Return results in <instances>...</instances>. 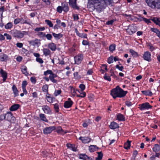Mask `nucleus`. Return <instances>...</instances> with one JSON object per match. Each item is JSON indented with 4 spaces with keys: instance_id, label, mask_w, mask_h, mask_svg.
Masks as SVG:
<instances>
[{
    "instance_id": "63",
    "label": "nucleus",
    "mask_w": 160,
    "mask_h": 160,
    "mask_svg": "<svg viewBox=\"0 0 160 160\" xmlns=\"http://www.w3.org/2000/svg\"><path fill=\"white\" fill-rule=\"evenodd\" d=\"M54 108L56 112H58L59 107L58 104H54Z\"/></svg>"
},
{
    "instance_id": "47",
    "label": "nucleus",
    "mask_w": 160,
    "mask_h": 160,
    "mask_svg": "<svg viewBox=\"0 0 160 160\" xmlns=\"http://www.w3.org/2000/svg\"><path fill=\"white\" fill-rule=\"evenodd\" d=\"M45 29L44 27L37 28L35 29V31L38 32L39 31H43Z\"/></svg>"
},
{
    "instance_id": "8",
    "label": "nucleus",
    "mask_w": 160,
    "mask_h": 160,
    "mask_svg": "<svg viewBox=\"0 0 160 160\" xmlns=\"http://www.w3.org/2000/svg\"><path fill=\"white\" fill-rule=\"evenodd\" d=\"M6 119L10 122L14 121L15 120V118L13 116L12 113L10 112H8L5 114Z\"/></svg>"
},
{
    "instance_id": "15",
    "label": "nucleus",
    "mask_w": 160,
    "mask_h": 160,
    "mask_svg": "<svg viewBox=\"0 0 160 160\" xmlns=\"http://www.w3.org/2000/svg\"><path fill=\"white\" fill-rule=\"evenodd\" d=\"M42 109L44 113L47 114H50L51 113V110L49 107L47 105L44 106L42 107Z\"/></svg>"
},
{
    "instance_id": "1",
    "label": "nucleus",
    "mask_w": 160,
    "mask_h": 160,
    "mask_svg": "<svg viewBox=\"0 0 160 160\" xmlns=\"http://www.w3.org/2000/svg\"><path fill=\"white\" fill-rule=\"evenodd\" d=\"M88 6L93 7L100 13L106 7V2L105 0H88Z\"/></svg>"
},
{
    "instance_id": "54",
    "label": "nucleus",
    "mask_w": 160,
    "mask_h": 160,
    "mask_svg": "<svg viewBox=\"0 0 160 160\" xmlns=\"http://www.w3.org/2000/svg\"><path fill=\"white\" fill-rule=\"evenodd\" d=\"M74 76L76 79H78L80 78V77L78 75V72H75L74 73Z\"/></svg>"
},
{
    "instance_id": "44",
    "label": "nucleus",
    "mask_w": 160,
    "mask_h": 160,
    "mask_svg": "<svg viewBox=\"0 0 160 160\" xmlns=\"http://www.w3.org/2000/svg\"><path fill=\"white\" fill-rule=\"evenodd\" d=\"M52 72V71L50 70H48L47 71H45L44 72V75L45 76H46L48 74H50L51 75Z\"/></svg>"
},
{
    "instance_id": "41",
    "label": "nucleus",
    "mask_w": 160,
    "mask_h": 160,
    "mask_svg": "<svg viewBox=\"0 0 160 160\" xmlns=\"http://www.w3.org/2000/svg\"><path fill=\"white\" fill-rule=\"evenodd\" d=\"M48 86L47 85H44L42 88V90L44 92H48Z\"/></svg>"
},
{
    "instance_id": "55",
    "label": "nucleus",
    "mask_w": 160,
    "mask_h": 160,
    "mask_svg": "<svg viewBox=\"0 0 160 160\" xmlns=\"http://www.w3.org/2000/svg\"><path fill=\"white\" fill-rule=\"evenodd\" d=\"M27 84V81H24L22 82V88H26V86Z\"/></svg>"
},
{
    "instance_id": "38",
    "label": "nucleus",
    "mask_w": 160,
    "mask_h": 160,
    "mask_svg": "<svg viewBox=\"0 0 160 160\" xmlns=\"http://www.w3.org/2000/svg\"><path fill=\"white\" fill-rule=\"evenodd\" d=\"M0 73L2 77H7V73L2 69L1 70Z\"/></svg>"
},
{
    "instance_id": "5",
    "label": "nucleus",
    "mask_w": 160,
    "mask_h": 160,
    "mask_svg": "<svg viewBox=\"0 0 160 160\" xmlns=\"http://www.w3.org/2000/svg\"><path fill=\"white\" fill-rule=\"evenodd\" d=\"M12 33L14 37L17 38H22L24 35L27 34L28 33L26 31H22L14 30L12 31Z\"/></svg>"
},
{
    "instance_id": "2",
    "label": "nucleus",
    "mask_w": 160,
    "mask_h": 160,
    "mask_svg": "<svg viewBox=\"0 0 160 160\" xmlns=\"http://www.w3.org/2000/svg\"><path fill=\"white\" fill-rule=\"evenodd\" d=\"M128 93L127 91H124L117 86L115 88L111 91L110 94L114 99L117 98H122L124 97Z\"/></svg>"
},
{
    "instance_id": "42",
    "label": "nucleus",
    "mask_w": 160,
    "mask_h": 160,
    "mask_svg": "<svg viewBox=\"0 0 160 160\" xmlns=\"http://www.w3.org/2000/svg\"><path fill=\"white\" fill-rule=\"evenodd\" d=\"M45 22L50 27H52L53 26V24L52 22L49 20H45Z\"/></svg>"
},
{
    "instance_id": "25",
    "label": "nucleus",
    "mask_w": 160,
    "mask_h": 160,
    "mask_svg": "<svg viewBox=\"0 0 160 160\" xmlns=\"http://www.w3.org/2000/svg\"><path fill=\"white\" fill-rule=\"evenodd\" d=\"M152 150L154 152H158L160 150V146L158 144H155Z\"/></svg>"
},
{
    "instance_id": "32",
    "label": "nucleus",
    "mask_w": 160,
    "mask_h": 160,
    "mask_svg": "<svg viewBox=\"0 0 160 160\" xmlns=\"http://www.w3.org/2000/svg\"><path fill=\"white\" fill-rule=\"evenodd\" d=\"M8 58V56L5 54H3V55L0 56V60L2 62L7 60Z\"/></svg>"
},
{
    "instance_id": "21",
    "label": "nucleus",
    "mask_w": 160,
    "mask_h": 160,
    "mask_svg": "<svg viewBox=\"0 0 160 160\" xmlns=\"http://www.w3.org/2000/svg\"><path fill=\"white\" fill-rule=\"evenodd\" d=\"M134 28H135L134 27H132L130 28L127 29L126 31L129 34L131 35L136 32V31L134 30Z\"/></svg>"
},
{
    "instance_id": "48",
    "label": "nucleus",
    "mask_w": 160,
    "mask_h": 160,
    "mask_svg": "<svg viewBox=\"0 0 160 160\" xmlns=\"http://www.w3.org/2000/svg\"><path fill=\"white\" fill-rule=\"evenodd\" d=\"M77 97L84 98L86 96V93L85 92L80 93L79 95H77Z\"/></svg>"
},
{
    "instance_id": "28",
    "label": "nucleus",
    "mask_w": 160,
    "mask_h": 160,
    "mask_svg": "<svg viewBox=\"0 0 160 160\" xmlns=\"http://www.w3.org/2000/svg\"><path fill=\"white\" fill-rule=\"evenodd\" d=\"M57 132L58 133L62 135H64L65 133H66V132H64L62 128L60 127L58 128L57 129Z\"/></svg>"
},
{
    "instance_id": "35",
    "label": "nucleus",
    "mask_w": 160,
    "mask_h": 160,
    "mask_svg": "<svg viewBox=\"0 0 160 160\" xmlns=\"http://www.w3.org/2000/svg\"><path fill=\"white\" fill-rule=\"evenodd\" d=\"M21 24H24L26 23L28 24H30V23L29 22V19H26L24 20L22 18H21Z\"/></svg>"
},
{
    "instance_id": "56",
    "label": "nucleus",
    "mask_w": 160,
    "mask_h": 160,
    "mask_svg": "<svg viewBox=\"0 0 160 160\" xmlns=\"http://www.w3.org/2000/svg\"><path fill=\"white\" fill-rule=\"evenodd\" d=\"M57 77V75L56 74H55L53 72L49 76V78L50 79V78H56Z\"/></svg>"
},
{
    "instance_id": "24",
    "label": "nucleus",
    "mask_w": 160,
    "mask_h": 160,
    "mask_svg": "<svg viewBox=\"0 0 160 160\" xmlns=\"http://www.w3.org/2000/svg\"><path fill=\"white\" fill-rule=\"evenodd\" d=\"M67 146L68 148H70L71 150L73 151H76V148L75 147V145H72L70 143L67 144Z\"/></svg>"
},
{
    "instance_id": "11",
    "label": "nucleus",
    "mask_w": 160,
    "mask_h": 160,
    "mask_svg": "<svg viewBox=\"0 0 160 160\" xmlns=\"http://www.w3.org/2000/svg\"><path fill=\"white\" fill-rule=\"evenodd\" d=\"M83 58V56L82 54L76 56L74 57V60L75 63L77 64H79Z\"/></svg>"
},
{
    "instance_id": "4",
    "label": "nucleus",
    "mask_w": 160,
    "mask_h": 160,
    "mask_svg": "<svg viewBox=\"0 0 160 160\" xmlns=\"http://www.w3.org/2000/svg\"><path fill=\"white\" fill-rule=\"evenodd\" d=\"M69 10L68 4L66 2H62L61 6H58L57 8V12L60 13H61L62 11L66 12L68 11Z\"/></svg>"
},
{
    "instance_id": "23",
    "label": "nucleus",
    "mask_w": 160,
    "mask_h": 160,
    "mask_svg": "<svg viewBox=\"0 0 160 160\" xmlns=\"http://www.w3.org/2000/svg\"><path fill=\"white\" fill-rule=\"evenodd\" d=\"M42 52L44 55L46 57L48 56L50 54L51 51L48 48H43L42 50Z\"/></svg>"
},
{
    "instance_id": "57",
    "label": "nucleus",
    "mask_w": 160,
    "mask_h": 160,
    "mask_svg": "<svg viewBox=\"0 0 160 160\" xmlns=\"http://www.w3.org/2000/svg\"><path fill=\"white\" fill-rule=\"evenodd\" d=\"M5 114H2L0 116V121H2L6 119Z\"/></svg>"
},
{
    "instance_id": "14",
    "label": "nucleus",
    "mask_w": 160,
    "mask_h": 160,
    "mask_svg": "<svg viewBox=\"0 0 160 160\" xmlns=\"http://www.w3.org/2000/svg\"><path fill=\"white\" fill-rule=\"evenodd\" d=\"M72 103L73 102L72 101H67L64 102V106L65 108H68L72 106Z\"/></svg>"
},
{
    "instance_id": "29",
    "label": "nucleus",
    "mask_w": 160,
    "mask_h": 160,
    "mask_svg": "<svg viewBox=\"0 0 160 160\" xmlns=\"http://www.w3.org/2000/svg\"><path fill=\"white\" fill-rule=\"evenodd\" d=\"M142 92L143 94L146 95L152 96V92L149 90L147 91H142Z\"/></svg>"
},
{
    "instance_id": "6",
    "label": "nucleus",
    "mask_w": 160,
    "mask_h": 160,
    "mask_svg": "<svg viewBox=\"0 0 160 160\" xmlns=\"http://www.w3.org/2000/svg\"><path fill=\"white\" fill-rule=\"evenodd\" d=\"M139 108L141 110H148L150 108H152V106L150 105L148 102H146L139 105Z\"/></svg>"
},
{
    "instance_id": "12",
    "label": "nucleus",
    "mask_w": 160,
    "mask_h": 160,
    "mask_svg": "<svg viewBox=\"0 0 160 160\" xmlns=\"http://www.w3.org/2000/svg\"><path fill=\"white\" fill-rule=\"evenodd\" d=\"M79 139L81 140L82 142L84 143H88L91 141V139L88 137H80L79 138Z\"/></svg>"
},
{
    "instance_id": "17",
    "label": "nucleus",
    "mask_w": 160,
    "mask_h": 160,
    "mask_svg": "<svg viewBox=\"0 0 160 160\" xmlns=\"http://www.w3.org/2000/svg\"><path fill=\"white\" fill-rule=\"evenodd\" d=\"M12 89L14 95V96L16 97L18 96V91L15 85H13L12 87Z\"/></svg>"
},
{
    "instance_id": "59",
    "label": "nucleus",
    "mask_w": 160,
    "mask_h": 160,
    "mask_svg": "<svg viewBox=\"0 0 160 160\" xmlns=\"http://www.w3.org/2000/svg\"><path fill=\"white\" fill-rule=\"evenodd\" d=\"M116 68L118 69L120 71H122L123 69V66H122L120 67L118 65H117L116 66Z\"/></svg>"
},
{
    "instance_id": "10",
    "label": "nucleus",
    "mask_w": 160,
    "mask_h": 160,
    "mask_svg": "<svg viewBox=\"0 0 160 160\" xmlns=\"http://www.w3.org/2000/svg\"><path fill=\"white\" fill-rule=\"evenodd\" d=\"M77 0H69V4L74 9L78 10L79 8L76 5Z\"/></svg>"
},
{
    "instance_id": "60",
    "label": "nucleus",
    "mask_w": 160,
    "mask_h": 160,
    "mask_svg": "<svg viewBox=\"0 0 160 160\" xmlns=\"http://www.w3.org/2000/svg\"><path fill=\"white\" fill-rule=\"evenodd\" d=\"M82 44L84 45H87L89 44V42L86 40H83L82 42Z\"/></svg>"
},
{
    "instance_id": "58",
    "label": "nucleus",
    "mask_w": 160,
    "mask_h": 160,
    "mask_svg": "<svg viewBox=\"0 0 160 160\" xmlns=\"http://www.w3.org/2000/svg\"><path fill=\"white\" fill-rule=\"evenodd\" d=\"M79 87L81 89V91L84 90L85 88V85L83 84L80 85Z\"/></svg>"
},
{
    "instance_id": "34",
    "label": "nucleus",
    "mask_w": 160,
    "mask_h": 160,
    "mask_svg": "<svg viewBox=\"0 0 160 160\" xmlns=\"http://www.w3.org/2000/svg\"><path fill=\"white\" fill-rule=\"evenodd\" d=\"M97 153L98 154V156L96 158V160H100L102 159L103 156L102 153L101 152H97Z\"/></svg>"
},
{
    "instance_id": "37",
    "label": "nucleus",
    "mask_w": 160,
    "mask_h": 160,
    "mask_svg": "<svg viewBox=\"0 0 160 160\" xmlns=\"http://www.w3.org/2000/svg\"><path fill=\"white\" fill-rule=\"evenodd\" d=\"M88 156L85 154H80L79 155V158L84 160H87Z\"/></svg>"
},
{
    "instance_id": "22",
    "label": "nucleus",
    "mask_w": 160,
    "mask_h": 160,
    "mask_svg": "<svg viewBox=\"0 0 160 160\" xmlns=\"http://www.w3.org/2000/svg\"><path fill=\"white\" fill-rule=\"evenodd\" d=\"M151 20L156 25L160 26V18L154 17Z\"/></svg>"
},
{
    "instance_id": "18",
    "label": "nucleus",
    "mask_w": 160,
    "mask_h": 160,
    "mask_svg": "<svg viewBox=\"0 0 160 160\" xmlns=\"http://www.w3.org/2000/svg\"><path fill=\"white\" fill-rule=\"evenodd\" d=\"M29 43L32 45L35 46L38 45L40 44L39 40L37 39H36L34 40H32L29 41Z\"/></svg>"
},
{
    "instance_id": "31",
    "label": "nucleus",
    "mask_w": 160,
    "mask_h": 160,
    "mask_svg": "<svg viewBox=\"0 0 160 160\" xmlns=\"http://www.w3.org/2000/svg\"><path fill=\"white\" fill-rule=\"evenodd\" d=\"M21 71L23 74L27 76L28 74L27 72V68L26 66H23L21 68Z\"/></svg>"
},
{
    "instance_id": "49",
    "label": "nucleus",
    "mask_w": 160,
    "mask_h": 160,
    "mask_svg": "<svg viewBox=\"0 0 160 160\" xmlns=\"http://www.w3.org/2000/svg\"><path fill=\"white\" fill-rule=\"evenodd\" d=\"M113 62V57L112 56L109 57L108 59V63H112Z\"/></svg>"
},
{
    "instance_id": "9",
    "label": "nucleus",
    "mask_w": 160,
    "mask_h": 160,
    "mask_svg": "<svg viewBox=\"0 0 160 160\" xmlns=\"http://www.w3.org/2000/svg\"><path fill=\"white\" fill-rule=\"evenodd\" d=\"M151 53L148 51H146L144 52L143 56V58L145 60L150 62L151 61Z\"/></svg>"
},
{
    "instance_id": "40",
    "label": "nucleus",
    "mask_w": 160,
    "mask_h": 160,
    "mask_svg": "<svg viewBox=\"0 0 160 160\" xmlns=\"http://www.w3.org/2000/svg\"><path fill=\"white\" fill-rule=\"evenodd\" d=\"M116 45L114 44L111 45L109 47V50L112 52H113L115 49Z\"/></svg>"
},
{
    "instance_id": "16",
    "label": "nucleus",
    "mask_w": 160,
    "mask_h": 160,
    "mask_svg": "<svg viewBox=\"0 0 160 160\" xmlns=\"http://www.w3.org/2000/svg\"><path fill=\"white\" fill-rule=\"evenodd\" d=\"M98 148L96 146L91 145L89 147V150L90 152H94L98 150Z\"/></svg>"
},
{
    "instance_id": "26",
    "label": "nucleus",
    "mask_w": 160,
    "mask_h": 160,
    "mask_svg": "<svg viewBox=\"0 0 160 160\" xmlns=\"http://www.w3.org/2000/svg\"><path fill=\"white\" fill-rule=\"evenodd\" d=\"M52 34L55 38L56 39H59L62 37V34L60 33L57 34L55 33L52 32Z\"/></svg>"
},
{
    "instance_id": "52",
    "label": "nucleus",
    "mask_w": 160,
    "mask_h": 160,
    "mask_svg": "<svg viewBox=\"0 0 160 160\" xmlns=\"http://www.w3.org/2000/svg\"><path fill=\"white\" fill-rule=\"evenodd\" d=\"M79 37L82 38H87V34L84 33H80L78 35Z\"/></svg>"
},
{
    "instance_id": "53",
    "label": "nucleus",
    "mask_w": 160,
    "mask_h": 160,
    "mask_svg": "<svg viewBox=\"0 0 160 160\" xmlns=\"http://www.w3.org/2000/svg\"><path fill=\"white\" fill-rule=\"evenodd\" d=\"M61 91L60 90L55 91L54 93V95L55 96H57L59 95L61 93Z\"/></svg>"
},
{
    "instance_id": "51",
    "label": "nucleus",
    "mask_w": 160,
    "mask_h": 160,
    "mask_svg": "<svg viewBox=\"0 0 160 160\" xmlns=\"http://www.w3.org/2000/svg\"><path fill=\"white\" fill-rule=\"evenodd\" d=\"M45 36L48 40H51L52 38V35L50 34H45Z\"/></svg>"
},
{
    "instance_id": "13",
    "label": "nucleus",
    "mask_w": 160,
    "mask_h": 160,
    "mask_svg": "<svg viewBox=\"0 0 160 160\" xmlns=\"http://www.w3.org/2000/svg\"><path fill=\"white\" fill-rule=\"evenodd\" d=\"M48 48L52 51H55L56 49V45L53 42H51L48 44Z\"/></svg>"
},
{
    "instance_id": "30",
    "label": "nucleus",
    "mask_w": 160,
    "mask_h": 160,
    "mask_svg": "<svg viewBox=\"0 0 160 160\" xmlns=\"http://www.w3.org/2000/svg\"><path fill=\"white\" fill-rule=\"evenodd\" d=\"M131 141L128 140L126 143H125L124 146V147L125 149H128L130 148V147Z\"/></svg>"
},
{
    "instance_id": "64",
    "label": "nucleus",
    "mask_w": 160,
    "mask_h": 160,
    "mask_svg": "<svg viewBox=\"0 0 160 160\" xmlns=\"http://www.w3.org/2000/svg\"><path fill=\"white\" fill-rule=\"evenodd\" d=\"M125 104L128 107L131 106L132 104V103L131 102L128 101H126V102Z\"/></svg>"
},
{
    "instance_id": "36",
    "label": "nucleus",
    "mask_w": 160,
    "mask_h": 160,
    "mask_svg": "<svg viewBox=\"0 0 160 160\" xmlns=\"http://www.w3.org/2000/svg\"><path fill=\"white\" fill-rule=\"evenodd\" d=\"M129 52L133 57H136L138 56V54L137 52L135 51L134 50L132 49H130L129 50Z\"/></svg>"
},
{
    "instance_id": "27",
    "label": "nucleus",
    "mask_w": 160,
    "mask_h": 160,
    "mask_svg": "<svg viewBox=\"0 0 160 160\" xmlns=\"http://www.w3.org/2000/svg\"><path fill=\"white\" fill-rule=\"evenodd\" d=\"M39 117L41 120L46 122H48V120L46 118L45 115L44 114H40Z\"/></svg>"
},
{
    "instance_id": "43",
    "label": "nucleus",
    "mask_w": 160,
    "mask_h": 160,
    "mask_svg": "<svg viewBox=\"0 0 160 160\" xmlns=\"http://www.w3.org/2000/svg\"><path fill=\"white\" fill-rule=\"evenodd\" d=\"M138 16V17H134V18L135 19H137L138 20L141 21L143 20V18L141 17V16L140 14H138L137 15Z\"/></svg>"
},
{
    "instance_id": "7",
    "label": "nucleus",
    "mask_w": 160,
    "mask_h": 160,
    "mask_svg": "<svg viewBox=\"0 0 160 160\" xmlns=\"http://www.w3.org/2000/svg\"><path fill=\"white\" fill-rule=\"evenodd\" d=\"M55 129V127L54 126L46 127L43 129V132L45 134H49Z\"/></svg>"
},
{
    "instance_id": "45",
    "label": "nucleus",
    "mask_w": 160,
    "mask_h": 160,
    "mask_svg": "<svg viewBox=\"0 0 160 160\" xmlns=\"http://www.w3.org/2000/svg\"><path fill=\"white\" fill-rule=\"evenodd\" d=\"M21 18H17L15 19L14 20V23L16 25L20 22H21Z\"/></svg>"
},
{
    "instance_id": "20",
    "label": "nucleus",
    "mask_w": 160,
    "mask_h": 160,
    "mask_svg": "<svg viewBox=\"0 0 160 160\" xmlns=\"http://www.w3.org/2000/svg\"><path fill=\"white\" fill-rule=\"evenodd\" d=\"M20 105L18 104H15L11 106L10 108L11 111H15L17 110L19 107Z\"/></svg>"
},
{
    "instance_id": "3",
    "label": "nucleus",
    "mask_w": 160,
    "mask_h": 160,
    "mask_svg": "<svg viewBox=\"0 0 160 160\" xmlns=\"http://www.w3.org/2000/svg\"><path fill=\"white\" fill-rule=\"evenodd\" d=\"M148 5L152 8H160V0H145Z\"/></svg>"
},
{
    "instance_id": "62",
    "label": "nucleus",
    "mask_w": 160,
    "mask_h": 160,
    "mask_svg": "<svg viewBox=\"0 0 160 160\" xmlns=\"http://www.w3.org/2000/svg\"><path fill=\"white\" fill-rule=\"evenodd\" d=\"M4 36L6 37V38L7 39L11 40L12 38L7 33H4Z\"/></svg>"
},
{
    "instance_id": "46",
    "label": "nucleus",
    "mask_w": 160,
    "mask_h": 160,
    "mask_svg": "<svg viewBox=\"0 0 160 160\" xmlns=\"http://www.w3.org/2000/svg\"><path fill=\"white\" fill-rule=\"evenodd\" d=\"M103 78L105 80H106L109 81H110L111 80L110 76H107L106 73L104 75Z\"/></svg>"
},
{
    "instance_id": "39",
    "label": "nucleus",
    "mask_w": 160,
    "mask_h": 160,
    "mask_svg": "<svg viewBox=\"0 0 160 160\" xmlns=\"http://www.w3.org/2000/svg\"><path fill=\"white\" fill-rule=\"evenodd\" d=\"M12 26V23L11 22H8L6 24L5 26V28L6 29H10L11 28Z\"/></svg>"
},
{
    "instance_id": "33",
    "label": "nucleus",
    "mask_w": 160,
    "mask_h": 160,
    "mask_svg": "<svg viewBox=\"0 0 160 160\" xmlns=\"http://www.w3.org/2000/svg\"><path fill=\"white\" fill-rule=\"evenodd\" d=\"M117 118L119 121H124L125 120V118L124 116L120 113L118 115Z\"/></svg>"
},
{
    "instance_id": "50",
    "label": "nucleus",
    "mask_w": 160,
    "mask_h": 160,
    "mask_svg": "<svg viewBox=\"0 0 160 160\" xmlns=\"http://www.w3.org/2000/svg\"><path fill=\"white\" fill-rule=\"evenodd\" d=\"M48 102L51 103L52 102L53 100L55 99L54 98L51 97H48V98H46Z\"/></svg>"
},
{
    "instance_id": "19",
    "label": "nucleus",
    "mask_w": 160,
    "mask_h": 160,
    "mask_svg": "<svg viewBox=\"0 0 160 160\" xmlns=\"http://www.w3.org/2000/svg\"><path fill=\"white\" fill-rule=\"evenodd\" d=\"M109 128L112 129H115L118 128L119 126L118 124L115 122H111V124L109 125Z\"/></svg>"
},
{
    "instance_id": "61",
    "label": "nucleus",
    "mask_w": 160,
    "mask_h": 160,
    "mask_svg": "<svg viewBox=\"0 0 160 160\" xmlns=\"http://www.w3.org/2000/svg\"><path fill=\"white\" fill-rule=\"evenodd\" d=\"M36 60L37 62H39L40 63H42L43 62V61L42 59L40 58H37L36 59Z\"/></svg>"
}]
</instances>
